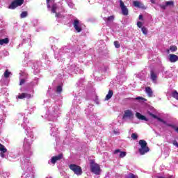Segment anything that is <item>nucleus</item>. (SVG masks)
I'll list each match as a JSON object with an SVG mask.
<instances>
[{
  "instance_id": "nucleus-10",
  "label": "nucleus",
  "mask_w": 178,
  "mask_h": 178,
  "mask_svg": "<svg viewBox=\"0 0 178 178\" xmlns=\"http://www.w3.org/2000/svg\"><path fill=\"white\" fill-rule=\"evenodd\" d=\"M126 118H133V112L131 110L124 111L122 119H126Z\"/></svg>"
},
{
  "instance_id": "nucleus-29",
  "label": "nucleus",
  "mask_w": 178,
  "mask_h": 178,
  "mask_svg": "<svg viewBox=\"0 0 178 178\" xmlns=\"http://www.w3.org/2000/svg\"><path fill=\"white\" fill-rule=\"evenodd\" d=\"M56 92H58L59 94H60V92H62V86H57Z\"/></svg>"
},
{
  "instance_id": "nucleus-39",
  "label": "nucleus",
  "mask_w": 178,
  "mask_h": 178,
  "mask_svg": "<svg viewBox=\"0 0 178 178\" xmlns=\"http://www.w3.org/2000/svg\"><path fill=\"white\" fill-rule=\"evenodd\" d=\"M167 126H168V127H172V129H175V127L176 125H173V124H167Z\"/></svg>"
},
{
  "instance_id": "nucleus-34",
  "label": "nucleus",
  "mask_w": 178,
  "mask_h": 178,
  "mask_svg": "<svg viewBox=\"0 0 178 178\" xmlns=\"http://www.w3.org/2000/svg\"><path fill=\"white\" fill-rule=\"evenodd\" d=\"M24 83H26V80L24 79H21L20 82H19V86H23V84H24Z\"/></svg>"
},
{
  "instance_id": "nucleus-46",
  "label": "nucleus",
  "mask_w": 178,
  "mask_h": 178,
  "mask_svg": "<svg viewBox=\"0 0 178 178\" xmlns=\"http://www.w3.org/2000/svg\"><path fill=\"white\" fill-rule=\"evenodd\" d=\"M152 3H155V1H154V0H150Z\"/></svg>"
},
{
  "instance_id": "nucleus-45",
  "label": "nucleus",
  "mask_w": 178,
  "mask_h": 178,
  "mask_svg": "<svg viewBox=\"0 0 178 178\" xmlns=\"http://www.w3.org/2000/svg\"><path fill=\"white\" fill-rule=\"evenodd\" d=\"M50 1H51V0H46L47 3V4L49 3Z\"/></svg>"
},
{
  "instance_id": "nucleus-15",
  "label": "nucleus",
  "mask_w": 178,
  "mask_h": 178,
  "mask_svg": "<svg viewBox=\"0 0 178 178\" xmlns=\"http://www.w3.org/2000/svg\"><path fill=\"white\" fill-rule=\"evenodd\" d=\"M145 91L147 94L148 97H152V94H153L152 89H151L148 86L146 87L145 88Z\"/></svg>"
},
{
  "instance_id": "nucleus-11",
  "label": "nucleus",
  "mask_w": 178,
  "mask_h": 178,
  "mask_svg": "<svg viewBox=\"0 0 178 178\" xmlns=\"http://www.w3.org/2000/svg\"><path fill=\"white\" fill-rule=\"evenodd\" d=\"M136 116L137 119H139V120H145V122H148L147 117L141 115V113H136Z\"/></svg>"
},
{
  "instance_id": "nucleus-28",
  "label": "nucleus",
  "mask_w": 178,
  "mask_h": 178,
  "mask_svg": "<svg viewBox=\"0 0 178 178\" xmlns=\"http://www.w3.org/2000/svg\"><path fill=\"white\" fill-rule=\"evenodd\" d=\"M114 45L115 48H120V43H119V41H115Z\"/></svg>"
},
{
  "instance_id": "nucleus-21",
  "label": "nucleus",
  "mask_w": 178,
  "mask_h": 178,
  "mask_svg": "<svg viewBox=\"0 0 178 178\" xmlns=\"http://www.w3.org/2000/svg\"><path fill=\"white\" fill-rule=\"evenodd\" d=\"M165 6H175V1H166L165 2Z\"/></svg>"
},
{
  "instance_id": "nucleus-16",
  "label": "nucleus",
  "mask_w": 178,
  "mask_h": 178,
  "mask_svg": "<svg viewBox=\"0 0 178 178\" xmlns=\"http://www.w3.org/2000/svg\"><path fill=\"white\" fill-rule=\"evenodd\" d=\"M3 44H9V38L0 39V45H3Z\"/></svg>"
},
{
  "instance_id": "nucleus-41",
  "label": "nucleus",
  "mask_w": 178,
  "mask_h": 178,
  "mask_svg": "<svg viewBox=\"0 0 178 178\" xmlns=\"http://www.w3.org/2000/svg\"><path fill=\"white\" fill-rule=\"evenodd\" d=\"M56 14V17H59L60 16V13H54Z\"/></svg>"
},
{
  "instance_id": "nucleus-8",
  "label": "nucleus",
  "mask_w": 178,
  "mask_h": 178,
  "mask_svg": "<svg viewBox=\"0 0 178 178\" xmlns=\"http://www.w3.org/2000/svg\"><path fill=\"white\" fill-rule=\"evenodd\" d=\"M63 158V154H60L58 156H53L51 158V163H53V165H55L56 163V162H58V161H60V159H62Z\"/></svg>"
},
{
  "instance_id": "nucleus-4",
  "label": "nucleus",
  "mask_w": 178,
  "mask_h": 178,
  "mask_svg": "<svg viewBox=\"0 0 178 178\" xmlns=\"http://www.w3.org/2000/svg\"><path fill=\"white\" fill-rule=\"evenodd\" d=\"M24 3V0H14L8 6V9H16L19 6H22Z\"/></svg>"
},
{
  "instance_id": "nucleus-14",
  "label": "nucleus",
  "mask_w": 178,
  "mask_h": 178,
  "mask_svg": "<svg viewBox=\"0 0 178 178\" xmlns=\"http://www.w3.org/2000/svg\"><path fill=\"white\" fill-rule=\"evenodd\" d=\"M112 97H113V90H109L108 94L106 95L105 97V101H109V99H111V98H112Z\"/></svg>"
},
{
  "instance_id": "nucleus-42",
  "label": "nucleus",
  "mask_w": 178,
  "mask_h": 178,
  "mask_svg": "<svg viewBox=\"0 0 178 178\" xmlns=\"http://www.w3.org/2000/svg\"><path fill=\"white\" fill-rule=\"evenodd\" d=\"M139 20H143V15H139Z\"/></svg>"
},
{
  "instance_id": "nucleus-38",
  "label": "nucleus",
  "mask_w": 178,
  "mask_h": 178,
  "mask_svg": "<svg viewBox=\"0 0 178 178\" xmlns=\"http://www.w3.org/2000/svg\"><path fill=\"white\" fill-rule=\"evenodd\" d=\"M157 120H159V122H162L163 123H166V122L163 121V120L159 117H158V118H156Z\"/></svg>"
},
{
  "instance_id": "nucleus-33",
  "label": "nucleus",
  "mask_w": 178,
  "mask_h": 178,
  "mask_svg": "<svg viewBox=\"0 0 178 178\" xmlns=\"http://www.w3.org/2000/svg\"><path fill=\"white\" fill-rule=\"evenodd\" d=\"M137 26H138V27H139V29H141V27H143V22H137Z\"/></svg>"
},
{
  "instance_id": "nucleus-47",
  "label": "nucleus",
  "mask_w": 178,
  "mask_h": 178,
  "mask_svg": "<svg viewBox=\"0 0 178 178\" xmlns=\"http://www.w3.org/2000/svg\"><path fill=\"white\" fill-rule=\"evenodd\" d=\"M156 178H165V177H160V176H158V177H156Z\"/></svg>"
},
{
  "instance_id": "nucleus-18",
  "label": "nucleus",
  "mask_w": 178,
  "mask_h": 178,
  "mask_svg": "<svg viewBox=\"0 0 178 178\" xmlns=\"http://www.w3.org/2000/svg\"><path fill=\"white\" fill-rule=\"evenodd\" d=\"M113 20H115V16L114 15H111L108 17L106 18V22L107 23H109L111 22H113Z\"/></svg>"
},
{
  "instance_id": "nucleus-6",
  "label": "nucleus",
  "mask_w": 178,
  "mask_h": 178,
  "mask_svg": "<svg viewBox=\"0 0 178 178\" xmlns=\"http://www.w3.org/2000/svg\"><path fill=\"white\" fill-rule=\"evenodd\" d=\"M74 28L77 33H81V26H80V21L79 19H74L73 22Z\"/></svg>"
},
{
  "instance_id": "nucleus-36",
  "label": "nucleus",
  "mask_w": 178,
  "mask_h": 178,
  "mask_svg": "<svg viewBox=\"0 0 178 178\" xmlns=\"http://www.w3.org/2000/svg\"><path fill=\"white\" fill-rule=\"evenodd\" d=\"M172 144L173 145H175V147H177L178 148V143L177 140H173L172 141Z\"/></svg>"
},
{
  "instance_id": "nucleus-37",
  "label": "nucleus",
  "mask_w": 178,
  "mask_h": 178,
  "mask_svg": "<svg viewBox=\"0 0 178 178\" xmlns=\"http://www.w3.org/2000/svg\"><path fill=\"white\" fill-rule=\"evenodd\" d=\"M166 4L165 5H160V8L163 9V10H165L166 9Z\"/></svg>"
},
{
  "instance_id": "nucleus-1",
  "label": "nucleus",
  "mask_w": 178,
  "mask_h": 178,
  "mask_svg": "<svg viewBox=\"0 0 178 178\" xmlns=\"http://www.w3.org/2000/svg\"><path fill=\"white\" fill-rule=\"evenodd\" d=\"M139 145L140 148H139L138 151L140 155H145L147 152H149V147H148V143H147L145 140H140Z\"/></svg>"
},
{
  "instance_id": "nucleus-19",
  "label": "nucleus",
  "mask_w": 178,
  "mask_h": 178,
  "mask_svg": "<svg viewBox=\"0 0 178 178\" xmlns=\"http://www.w3.org/2000/svg\"><path fill=\"white\" fill-rule=\"evenodd\" d=\"M0 151H1V152H7L8 149H6V147H5V145L0 143Z\"/></svg>"
},
{
  "instance_id": "nucleus-30",
  "label": "nucleus",
  "mask_w": 178,
  "mask_h": 178,
  "mask_svg": "<svg viewBox=\"0 0 178 178\" xmlns=\"http://www.w3.org/2000/svg\"><path fill=\"white\" fill-rule=\"evenodd\" d=\"M19 99H23L24 98H26L25 93H22L18 95Z\"/></svg>"
},
{
  "instance_id": "nucleus-31",
  "label": "nucleus",
  "mask_w": 178,
  "mask_h": 178,
  "mask_svg": "<svg viewBox=\"0 0 178 178\" xmlns=\"http://www.w3.org/2000/svg\"><path fill=\"white\" fill-rule=\"evenodd\" d=\"M127 178H138V176L135 175L133 173H129V177Z\"/></svg>"
},
{
  "instance_id": "nucleus-35",
  "label": "nucleus",
  "mask_w": 178,
  "mask_h": 178,
  "mask_svg": "<svg viewBox=\"0 0 178 178\" xmlns=\"http://www.w3.org/2000/svg\"><path fill=\"white\" fill-rule=\"evenodd\" d=\"M25 98H28V99L31 98V94L25 93Z\"/></svg>"
},
{
  "instance_id": "nucleus-24",
  "label": "nucleus",
  "mask_w": 178,
  "mask_h": 178,
  "mask_svg": "<svg viewBox=\"0 0 178 178\" xmlns=\"http://www.w3.org/2000/svg\"><path fill=\"white\" fill-rule=\"evenodd\" d=\"M9 76H10V72H9L8 70H6L5 71V72H4V77H5L6 79H8V78H9Z\"/></svg>"
},
{
  "instance_id": "nucleus-20",
  "label": "nucleus",
  "mask_w": 178,
  "mask_h": 178,
  "mask_svg": "<svg viewBox=\"0 0 178 178\" xmlns=\"http://www.w3.org/2000/svg\"><path fill=\"white\" fill-rule=\"evenodd\" d=\"M172 98H175V99H177L178 101V92H177V90H175L174 92H172Z\"/></svg>"
},
{
  "instance_id": "nucleus-32",
  "label": "nucleus",
  "mask_w": 178,
  "mask_h": 178,
  "mask_svg": "<svg viewBox=\"0 0 178 178\" xmlns=\"http://www.w3.org/2000/svg\"><path fill=\"white\" fill-rule=\"evenodd\" d=\"M149 115L154 119H158V116L155 115L154 114H152V113H149Z\"/></svg>"
},
{
  "instance_id": "nucleus-43",
  "label": "nucleus",
  "mask_w": 178,
  "mask_h": 178,
  "mask_svg": "<svg viewBox=\"0 0 178 178\" xmlns=\"http://www.w3.org/2000/svg\"><path fill=\"white\" fill-rule=\"evenodd\" d=\"M47 8L49 9V8H51V5H49V3H47Z\"/></svg>"
},
{
  "instance_id": "nucleus-48",
  "label": "nucleus",
  "mask_w": 178,
  "mask_h": 178,
  "mask_svg": "<svg viewBox=\"0 0 178 178\" xmlns=\"http://www.w3.org/2000/svg\"><path fill=\"white\" fill-rule=\"evenodd\" d=\"M170 51L169 49L167 50V54H170Z\"/></svg>"
},
{
  "instance_id": "nucleus-5",
  "label": "nucleus",
  "mask_w": 178,
  "mask_h": 178,
  "mask_svg": "<svg viewBox=\"0 0 178 178\" xmlns=\"http://www.w3.org/2000/svg\"><path fill=\"white\" fill-rule=\"evenodd\" d=\"M120 7L121 8L122 15L124 16H127V15H129V8H127L122 0H120Z\"/></svg>"
},
{
  "instance_id": "nucleus-27",
  "label": "nucleus",
  "mask_w": 178,
  "mask_h": 178,
  "mask_svg": "<svg viewBox=\"0 0 178 178\" xmlns=\"http://www.w3.org/2000/svg\"><path fill=\"white\" fill-rule=\"evenodd\" d=\"M132 140H137L138 138V135L137 134L134 133L131 136Z\"/></svg>"
},
{
  "instance_id": "nucleus-40",
  "label": "nucleus",
  "mask_w": 178,
  "mask_h": 178,
  "mask_svg": "<svg viewBox=\"0 0 178 178\" xmlns=\"http://www.w3.org/2000/svg\"><path fill=\"white\" fill-rule=\"evenodd\" d=\"M5 153H6V152H1V153H0V156H1L2 158H5Z\"/></svg>"
},
{
  "instance_id": "nucleus-26",
  "label": "nucleus",
  "mask_w": 178,
  "mask_h": 178,
  "mask_svg": "<svg viewBox=\"0 0 178 178\" xmlns=\"http://www.w3.org/2000/svg\"><path fill=\"white\" fill-rule=\"evenodd\" d=\"M141 30H142V32L143 34H145V35L148 34V29H147V28H145V26H143L141 28Z\"/></svg>"
},
{
  "instance_id": "nucleus-3",
  "label": "nucleus",
  "mask_w": 178,
  "mask_h": 178,
  "mask_svg": "<svg viewBox=\"0 0 178 178\" xmlns=\"http://www.w3.org/2000/svg\"><path fill=\"white\" fill-rule=\"evenodd\" d=\"M69 168L70 170H72L75 175H77L78 176H80L83 175V169H81V167L80 165H77L76 164H70L69 165Z\"/></svg>"
},
{
  "instance_id": "nucleus-25",
  "label": "nucleus",
  "mask_w": 178,
  "mask_h": 178,
  "mask_svg": "<svg viewBox=\"0 0 178 178\" xmlns=\"http://www.w3.org/2000/svg\"><path fill=\"white\" fill-rule=\"evenodd\" d=\"M136 101H142L143 102H146L147 101V99L143 97H136Z\"/></svg>"
},
{
  "instance_id": "nucleus-13",
  "label": "nucleus",
  "mask_w": 178,
  "mask_h": 178,
  "mask_svg": "<svg viewBox=\"0 0 178 178\" xmlns=\"http://www.w3.org/2000/svg\"><path fill=\"white\" fill-rule=\"evenodd\" d=\"M150 79L152 81H156V79H158V76L154 70L150 71Z\"/></svg>"
},
{
  "instance_id": "nucleus-9",
  "label": "nucleus",
  "mask_w": 178,
  "mask_h": 178,
  "mask_svg": "<svg viewBox=\"0 0 178 178\" xmlns=\"http://www.w3.org/2000/svg\"><path fill=\"white\" fill-rule=\"evenodd\" d=\"M169 60L171 63H175V62H177L178 56L176 54H170L169 55Z\"/></svg>"
},
{
  "instance_id": "nucleus-2",
  "label": "nucleus",
  "mask_w": 178,
  "mask_h": 178,
  "mask_svg": "<svg viewBox=\"0 0 178 178\" xmlns=\"http://www.w3.org/2000/svg\"><path fill=\"white\" fill-rule=\"evenodd\" d=\"M90 170L95 175H101V167L94 160L90 161Z\"/></svg>"
},
{
  "instance_id": "nucleus-44",
  "label": "nucleus",
  "mask_w": 178,
  "mask_h": 178,
  "mask_svg": "<svg viewBox=\"0 0 178 178\" xmlns=\"http://www.w3.org/2000/svg\"><path fill=\"white\" fill-rule=\"evenodd\" d=\"M165 178H173V175H170L168 177H165Z\"/></svg>"
},
{
  "instance_id": "nucleus-7",
  "label": "nucleus",
  "mask_w": 178,
  "mask_h": 178,
  "mask_svg": "<svg viewBox=\"0 0 178 178\" xmlns=\"http://www.w3.org/2000/svg\"><path fill=\"white\" fill-rule=\"evenodd\" d=\"M133 5L135 6V8H138L139 9H147V7H145L143 3L138 1H134Z\"/></svg>"
},
{
  "instance_id": "nucleus-12",
  "label": "nucleus",
  "mask_w": 178,
  "mask_h": 178,
  "mask_svg": "<svg viewBox=\"0 0 178 178\" xmlns=\"http://www.w3.org/2000/svg\"><path fill=\"white\" fill-rule=\"evenodd\" d=\"M120 152V158H124V156H126L127 155V152H120V149H117L114 151L113 154H119Z\"/></svg>"
},
{
  "instance_id": "nucleus-17",
  "label": "nucleus",
  "mask_w": 178,
  "mask_h": 178,
  "mask_svg": "<svg viewBox=\"0 0 178 178\" xmlns=\"http://www.w3.org/2000/svg\"><path fill=\"white\" fill-rule=\"evenodd\" d=\"M58 9V5L56 3H54L51 6V13H56V10Z\"/></svg>"
},
{
  "instance_id": "nucleus-22",
  "label": "nucleus",
  "mask_w": 178,
  "mask_h": 178,
  "mask_svg": "<svg viewBox=\"0 0 178 178\" xmlns=\"http://www.w3.org/2000/svg\"><path fill=\"white\" fill-rule=\"evenodd\" d=\"M27 15H29V13H27V11H24L21 13L20 15V17L21 19H24V17H27Z\"/></svg>"
},
{
  "instance_id": "nucleus-23",
  "label": "nucleus",
  "mask_w": 178,
  "mask_h": 178,
  "mask_svg": "<svg viewBox=\"0 0 178 178\" xmlns=\"http://www.w3.org/2000/svg\"><path fill=\"white\" fill-rule=\"evenodd\" d=\"M170 51L171 52H176V51H177V47L175 46V45L170 46Z\"/></svg>"
}]
</instances>
